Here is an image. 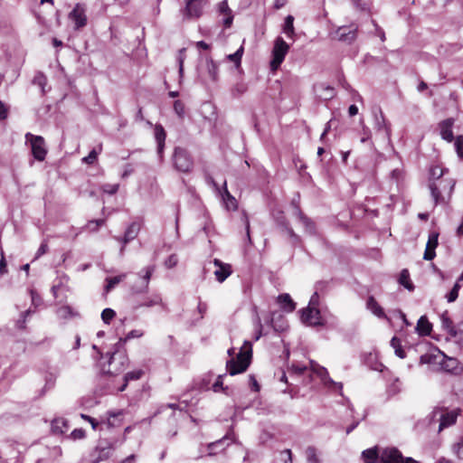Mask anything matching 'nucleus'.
<instances>
[{
  "label": "nucleus",
  "mask_w": 463,
  "mask_h": 463,
  "mask_svg": "<svg viewBox=\"0 0 463 463\" xmlns=\"http://www.w3.org/2000/svg\"><path fill=\"white\" fill-rule=\"evenodd\" d=\"M362 456L364 463H417L411 458H404L395 448L383 449L381 453L377 448L368 449L363 451Z\"/></svg>",
  "instance_id": "obj_1"
},
{
  "label": "nucleus",
  "mask_w": 463,
  "mask_h": 463,
  "mask_svg": "<svg viewBox=\"0 0 463 463\" xmlns=\"http://www.w3.org/2000/svg\"><path fill=\"white\" fill-rule=\"evenodd\" d=\"M228 354L232 357L226 363L227 371L231 375H235L238 373H241L247 370L250 364L252 348L251 344L249 341H245L244 345L241 348L239 354L236 358H233L234 348H231L228 350Z\"/></svg>",
  "instance_id": "obj_2"
},
{
  "label": "nucleus",
  "mask_w": 463,
  "mask_h": 463,
  "mask_svg": "<svg viewBox=\"0 0 463 463\" xmlns=\"http://www.w3.org/2000/svg\"><path fill=\"white\" fill-rule=\"evenodd\" d=\"M455 182L452 179H439L433 180L430 183L429 187L433 197L435 203L444 202V194L449 196L454 189Z\"/></svg>",
  "instance_id": "obj_3"
},
{
  "label": "nucleus",
  "mask_w": 463,
  "mask_h": 463,
  "mask_svg": "<svg viewBox=\"0 0 463 463\" xmlns=\"http://www.w3.org/2000/svg\"><path fill=\"white\" fill-rule=\"evenodd\" d=\"M128 359L123 353L114 352L107 364H103L101 371L104 374L117 375L125 370Z\"/></svg>",
  "instance_id": "obj_4"
},
{
  "label": "nucleus",
  "mask_w": 463,
  "mask_h": 463,
  "mask_svg": "<svg viewBox=\"0 0 463 463\" xmlns=\"http://www.w3.org/2000/svg\"><path fill=\"white\" fill-rule=\"evenodd\" d=\"M288 50L289 45L282 37L279 36L275 39L272 49V60L270 61L271 70L276 71L281 65Z\"/></svg>",
  "instance_id": "obj_5"
},
{
  "label": "nucleus",
  "mask_w": 463,
  "mask_h": 463,
  "mask_svg": "<svg viewBox=\"0 0 463 463\" xmlns=\"http://www.w3.org/2000/svg\"><path fill=\"white\" fill-rule=\"evenodd\" d=\"M26 142L30 143L33 157L38 161H43L47 154L45 142L43 137L31 133L25 135Z\"/></svg>",
  "instance_id": "obj_6"
},
{
  "label": "nucleus",
  "mask_w": 463,
  "mask_h": 463,
  "mask_svg": "<svg viewBox=\"0 0 463 463\" xmlns=\"http://www.w3.org/2000/svg\"><path fill=\"white\" fill-rule=\"evenodd\" d=\"M69 19L74 24V30L79 31L84 28L88 23L86 8L81 4H76L69 14Z\"/></svg>",
  "instance_id": "obj_7"
},
{
  "label": "nucleus",
  "mask_w": 463,
  "mask_h": 463,
  "mask_svg": "<svg viewBox=\"0 0 463 463\" xmlns=\"http://www.w3.org/2000/svg\"><path fill=\"white\" fill-rule=\"evenodd\" d=\"M185 7L183 14L185 19H197L203 14V8L207 0H184Z\"/></svg>",
  "instance_id": "obj_8"
},
{
  "label": "nucleus",
  "mask_w": 463,
  "mask_h": 463,
  "mask_svg": "<svg viewBox=\"0 0 463 463\" xmlns=\"http://www.w3.org/2000/svg\"><path fill=\"white\" fill-rule=\"evenodd\" d=\"M174 164L177 170L181 172H189L193 167V161L187 151L181 147H176L174 154Z\"/></svg>",
  "instance_id": "obj_9"
},
{
  "label": "nucleus",
  "mask_w": 463,
  "mask_h": 463,
  "mask_svg": "<svg viewBox=\"0 0 463 463\" xmlns=\"http://www.w3.org/2000/svg\"><path fill=\"white\" fill-rule=\"evenodd\" d=\"M301 319L309 326H324L325 322L321 317L320 310L315 307H307L302 310Z\"/></svg>",
  "instance_id": "obj_10"
},
{
  "label": "nucleus",
  "mask_w": 463,
  "mask_h": 463,
  "mask_svg": "<svg viewBox=\"0 0 463 463\" xmlns=\"http://www.w3.org/2000/svg\"><path fill=\"white\" fill-rule=\"evenodd\" d=\"M357 26H340L334 33V38L339 42L351 44L356 39Z\"/></svg>",
  "instance_id": "obj_11"
},
{
  "label": "nucleus",
  "mask_w": 463,
  "mask_h": 463,
  "mask_svg": "<svg viewBox=\"0 0 463 463\" xmlns=\"http://www.w3.org/2000/svg\"><path fill=\"white\" fill-rule=\"evenodd\" d=\"M458 413L456 411H443L437 410L433 411V419L439 421V430L448 428L456 422Z\"/></svg>",
  "instance_id": "obj_12"
},
{
  "label": "nucleus",
  "mask_w": 463,
  "mask_h": 463,
  "mask_svg": "<svg viewBox=\"0 0 463 463\" xmlns=\"http://www.w3.org/2000/svg\"><path fill=\"white\" fill-rule=\"evenodd\" d=\"M313 89L317 98L321 100H330L335 96V88L326 82L316 83Z\"/></svg>",
  "instance_id": "obj_13"
},
{
  "label": "nucleus",
  "mask_w": 463,
  "mask_h": 463,
  "mask_svg": "<svg viewBox=\"0 0 463 463\" xmlns=\"http://www.w3.org/2000/svg\"><path fill=\"white\" fill-rule=\"evenodd\" d=\"M291 205L293 206V214L298 217L299 221L304 224L306 231L308 233L313 234L315 232V224L301 212L298 203L296 199L292 200Z\"/></svg>",
  "instance_id": "obj_14"
},
{
  "label": "nucleus",
  "mask_w": 463,
  "mask_h": 463,
  "mask_svg": "<svg viewBox=\"0 0 463 463\" xmlns=\"http://www.w3.org/2000/svg\"><path fill=\"white\" fill-rule=\"evenodd\" d=\"M213 264L215 267H217V269L214 271L216 280L220 283H222L232 274V266L230 264L222 262L218 259L213 260Z\"/></svg>",
  "instance_id": "obj_15"
},
{
  "label": "nucleus",
  "mask_w": 463,
  "mask_h": 463,
  "mask_svg": "<svg viewBox=\"0 0 463 463\" xmlns=\"http://www.w3.org/2000/svg\"><path fill=\"white\" fill-rule=\"evenodd\" d=\"M439 233L436 232H432L429 235V239L426 244V249L424 251L423 259L426 260H431L435 258L436 252L435 249L437 248L439 242Z\"/></svg>",
  "instance_id": "obj_16"
},
{
  "label": "nucleus",
  "mask_w": 463,
  "mask_h": 463,
  "mask_svg": "<svg viewBox=\"0 0 463 463\" xmlns=\"http://www.w3.org/2000/svg\"><path fill=\"white\" fill-rule=\"evenodd\" d=\"M154 137L157 144V155L162 157L165 148V141L166 137V132L162 125L156 124L154 126Z\"/></svg>",
  "instance_id": "obj_17"
},
{
  "label": "nucleus",
  "mask_w": 463,
  "mask_h": 463,
  "mask_svg": "<svg viewBox=\"0 0 463 463\" xmlns=\"http://www.w3.org/2000/svg\"><path fill=\"white\" fill-rule=\"evenodd\" d=\"M154 271H155V266H148L139 273V276L143 279V285L137 288H133L132 290L134 293L140 294V293H145L147 291L149 281H150L151 276Z\"/></svg>",
  "instance_id": "obj_18"
},
{
  "label": "nucleus",
  "mask_w": 463,
  "mask_h": 463,
  "mask_svg": "<svg viewBox=\"0 0 463 463\" xmlns=\"http://www.w3.org/2000/svg\"><path fill=\"white\" fill-rule=\"evenodd\" d=\"M452 118H449L439 123L440 136L444 140L451 142L454 138L452 132L453 126Z\"/></svg>",
  "instance_id": "obj_19"
},
{
  "label": "nucleus",
  "mask_w": 463,
  "mask_h": 463,
  "mask_svg": "<svg viewBox=\"0 0 463 463\" xmlns=\"http://www.w3.org/2000/svg\"><path fill=\"white\" fill-rule=\"evenodd\" d=\"M140 230L139 223L134 222H132L126 230L124 237L122 239L123 246L128 244L129 241H133L138 234ZM124 250V247L121 248L120 252L122 253Z\"/></svg>",
  "instance_id": "obj_20"
},
{
  "label": "nucleus",
  "mask_w": 463,
  "mask_h": 463,
  "mask_svg": "<svg viewBox=\"0 0 463 463\" xmlns=\"http://www.w3.org/2000/svg\"><path fill=\"white\" fill-rule=\"evenodd\" d=\"M371 119L376 133L382 136L383 138H388L389 128L387 127L385 118H371Z\"/></svg>",
  "instance_id": "obj_21"
},
{
  "label": "nucleus",
  "mask_w": 463,
  "mask_h": 463,
  "mask_svg": "<svg viewBox=\"0 0 463 463\" xmlns=\"http://www.w3.org/2000/svg\"><path fill=\"white\" fill-rule=\"evenodd\" d=\"M276 222L278 225L282 229V231L286 232L287 234L292 239L293 242L299 241V237L294 232L292 228L289 227L288 222L281 213H279V214L276 217Z\"/></svg>",
  "instance_id": "obj_22"
},
{
  "label": "nucleus",
  "mask_w": 463,
  "mask_h": 463,
  "mask_svg": "<svg viewBox=\"0 0 463 463\" xmlns=\"http://www.w3.org/2000/svg\"><path fill=\"white\" fill-rule=\"evenodd\" d=\"M440 320L441 326L444 330H446L453 337L458 336V330L456 329L452 320L447 316V312L441 315Z\"/></svg>",
  "instance_id": "obj_23"
},
{
  "label": "nucleus",
  "mask_w": 463,
  "mask_h": 463,
  "mask_svg": "<svg viewBox=\"0 0 463 463\" xmlns=\"http://www.w3.org/2000/svg\"><path fill=\"white\" fill-rule=\"evenodd\" d=\"M432 325L429 322L425 316L420 317L418 320L416 330L420 335H429L431 332Z\"/></svg>",
  "instance_id": "obj_24"
},
{
  "label": "nucleus",
  "mask_w": 463,
  "mask_h": 463,
  "mask_svg": "<svg viewBox=\"0 0 463 463\" xmlns=\"http://www.w3.org/2000/svg\"><path fill=\"white\" fill-rule=\"evenodd\" d=\"M278 302L283 309L288 312H292L296 308V304L292 300L291 297L285 293L278 297Z\"/></svg>",
  "instance_id": "obj_25"
},
{
  "label": "nucleus",
  "mask_w": 463,
  "mask_h": 463,
  "mask_svg": "<svg viewBox=\"0 0 463 463\" xmlns=\"http://www.w3.org/2000/svg\"><path fill=\"white\" fill-rule=\"evenodd\" d=\"M294 17L291 14L286 16L283 24V33L290 39L295 38Z\"/></svg>",
  "instance_id": "obj_26"
},
{
  "label": "nucleus",
  "mask_w": 463,
  "mask_h": 463,
  "mask_svg": "<svg viewBox=\"0 0 463 463\" xmlns=\"http://www.w3.org/2000/svg\"><path fill=\"white\" fill-rule=\"evenodd\" d=\"M68 430V422L62 418L55 419L52 422V430L55 434H63Z\"/></svg>",
  "instance_id": "obj_27"
},
{
  "label": "nucleus",
  "mask_w": 463,
  "mask_h": 463,
  "mask_svg": "<svg viewBox=\"0 0 463 463\" xmlns=\"http://www.w3.org/2000/svg\"><path fill=\"white\" fill-rule=\"evenodd\" d=\"M223 202L226 204L227 209H235L236 208V200L235 198L229 193L227 189L226 181L223 183V192L220 193Z\"/></svg>",
  "instance_id": "obj_28"
},
{
  "label": "nucleus",
  "mask_w": 463,
  "mask_h": 463,
  "mask_svg": "<svg viewBox=\"0 0 463 463\" xmlns=\"http://www.w3.org/2000/svg\"><path fill=\"white\" fill-rule=\"evenodd\" d=\"M162 304V298L160 295L154 294L150 298H146L144 302L138 303L137 306H135V308L137 309L139 307H151L156 305Z\"/></svg>",
  "instance_id": "obj_29"
},
{
  "label": "nucleus",
  "mask_w": 463,
  "mask_h": 463,
  "mask_svg": "<svg viewBox=\"0 0 463 463\" xmlns=\"http://www.w3.org/2000/svg\"><path fill=\"white\" fill-rule=\"evenodd\" d=\"M206 66L208 75L213 81L218 80V65L213 61L212 58L206 59Z\"/></svg>",
  "instance_id": "obj_30"
},
{
  "label": "nucleus",
  "mask_w": 463,
  "mask_h": 463,
  "mask_svg": "<svg viewBox=\"0 0 463 463\" xmlns=\"http://www.w3.org/2000/svg\"><path fill=\"white\" fill-rule=\"evenodd\" d=\"M367 308L370 309L377 317L383 316V310L379 306L373 297H369L366 303Z\"/></svg>",
  "instance_id": "obj_31"
},
{
  "label": "nucleus",
  "mask_w": 463,
  "mask_h": 463,
  "mask_svg": "<svg viewBox=\"0 0 463 463\" xmlns=\"http://www.w3.org/2000/svg\"><path fill=\"white\" fill-rule=\"evenodd\" d=\"M143 374V372L141 370H137V371H133V372H129L128 373H126V375L124 376V384L118 389L119 392H123L127 385H128V383L129 381H135V380H138Z\"/></svg>",
  "instance_id": "obj_32"
},
{
  "label": "nucleus",
  "mask_w": 463,
  "mask_h": 463,
  "mask_svg": "<svg viewBox=\"0 0 463 463\" xmlns=\"http://www.w3.org/2000/svg\"><path fill=\"white\" fill-rule=\"evenodd\" d=\"M127 277L126 274H121V275H118V276H116V277H112V278H107L106 279V286H105V290L107 292H109L110 290H112L118 283H120L125 278Z\"/></svg>",
  "instance_id": "obj_33"
},
{
  "label": "nucleus",
  "mask_w": 463,
  "mask_h": 463,
  "mask_svg": "<svg viewBox=\"0 0 463 463\" xmlns=\"http://www.w3.org/2000/svg\"><path fill=\"white\" fill-rule=\"evenodd\" d=\"M399 282L401 285H402L404 288L409 289L410 291H412L414 289L413 284L410 280V274L407 269H402L400 278Z\"/></svg>",
  "instance_id": "obj_34"
},
{
  "label": "nucleus",
  "mask_w": 463,
  "mask_h": 463,
  "mask_svg": "<svg viewBox=\"0 0 463 463\" xmlns=\"http://www.w3.org/2000/svg\"><path fill=\"white\" fill-rule=\"evenodd\" d=\"M391 345L394 349L395 354L398 357H400L402 359L405 358L406 354H405L404 350L402 348L401 340L398 337L393 336L392 338Z\"/></svg>",
  "instance_id": "obj_35"
},
{
  "label": "nucleus",
  "mask_w": 463,
  "mask_h": 463,
  "mask_svg": "<svg viewBox=\"0 0 463 463\" xmlns=\"http://www.w3.org/2000/svg\"><path fill=\"white\" fill-rule=\"evenodd\" d=\"M243 47L241 46L234 53L229 54L227 56V59L232 62L235 63L236 67L238 68L241 65V57L243 54Z\"/></svg>",
  "instance_id": "obj_36"
},
{
  "label": "nucleus",
  "mask_w": 463,
  "mask_h": 463,
  "mask_svg": "<svg viewBox=\"0 0 463 463\" xmlns=\"http://www.w3.org/2000/svg\"><path fill=\"white\" fill-rule=\"evenodd\" d=\"M306 457L307 463H319L315 447L309 446L306 449Z\"/></svg>",
  "instance_id": "obj_37"
},
{
  "label": "nucleus",
  "mask_w": 463,
  "mask_h": 463,
  "mask_svg": "<svg viewBox=\"0 0 463 463\" xmlns=\"http://www.w3.org/2000/svg\"><path fill=\"white\" fill-rule=\"evenodd\" d=\"M56 315L59 318L67 319L73 316V312L69 306H62L57 309Z\"/></svg>",
  "instance_id": "obj_38"
},
{
  "label": "nucleus",
  "mask_w": 463,
  "mask_h": 463,
  "mask_svg": "<svg viewBox=\"0 0 463 463\" xmlns=\"http://www.w3.org/2000/svg\"><path fill=\"white\" fill-rule=\"evenodd\" d=\"M247 90V86L243 82L236 83L232 89V95L234 98H237L242 95Z\"/></svg>",
  "instance_id": "obj_39"
},
{
  "label": "nucleus",
  "mask_w": 463,
  "mask_h": 463,
  "mask_svg": "<svg viewBox=\"0 0 463 463\" xmlns=\"http://www.w3.org/2000/svg\"><path fill=\"white\" fill-rule=\"evenodd\" d=\"M364 363L373 370H379V366L382 365L376 362V355L372 353L365 357Z\"/></svg>",
  "instance_id": "obj_40"
},
{
  "label": "nucleus",
  "mask_w": 463,
  "mask_h": 463,
  "mask_svg": "<svg viewBox=\"0 0 463 463\" xmlns=\"http://www.w3.org/2000/svg\"><path fill=\"white\" fill-rule=\"evenodd\" d=\"M228 439H230V434H226L223 438L208 444V449L210 450V455L214 454L215 453L214 451L217 449V448L219 446L222 445L224 443V441Z\"/></svg>",
  "instance_id": "obj_41"
},
{
  "label": "nucleus",
  "mask_w": 463,
  "mask_h": 463,
  "mask_svg": "<svg viewBox=\"0 0 463 463\" xmlns=\"http://www.w3.org/2000/svg\"><path fill=\"white\" fill-rule=\"evenodd\" d=\"M115 316L116 312L111 308H105L101 313V318L105 324H109Z\"/></svg>",
  "instance_id": "obj_42"
},
{
  "label": "nucleus",
  "mask_w": 463,
  "mask_h": 463,
  "mask_svg": "<svg viewBox=\"0 0 463 463\" xmlns=\"http://www.w3.org/2000/svg\"><path fill=\"white\" fill-rule=\"evenodd\" d=\"M118 184H102L101 189L106 194H114L118 192Z\"/></svg>",
  "instance_id": "obj_43"
},
{
  "label": "nucleus",
  "mask_w": 463,
  "mask_h": 463,
  "mask_svg": "<svg viewBox=\"0 0 463 463\" xmlns=\"http://www.w3.org/2000/svg\"><path fill=\"white\" fill-rule=\"evenodd\" d=\"M453 453L460 459H463V439L452 446Z\"/></svg>",
  "instance_id": "obj_44"
},
{
  "label": "nucleus",
  "mask_w": 463,
  "mask_h": 463,
  "mask_svg": "<svg viewBox=\"0 0 463 463\" xmlns=\"http://www.w3.org/2000/svg\"><path fill=\"white\" fill-rule=\"evenodd\" d=\"M402 383L399 379H395L394 382L389 386L388 392L392 395H395L401 392Z\"/></svg>",
  "instance_id": "obj_45"
},
{
  "label": "nucleus",
  "mask_w": 463,
  "mask_h": 463,
  "mask_svg": "<svg viewBox=\"0 0 463 463\" xmlns=\"http://www.w3.org/2000/svg\"><path fill=\"white\" fill-rule=\"evenodd\" d=\"M455 147L459 158H463V136H458L455 141Z\"/></svg>",
  "instance_id": "obj_46"
},
{
  "label": "nucleus",
  "mask_w": 463,
  "mask_h": 463,
  "mask_svg": "<svg viewBox=\"0 0 463 463\" xmlns=\"http://www.w3.org/2000/svg\"><path fill=\"white\" fill-rule=\"evenodd\" d=\"M218 11L220 14H223L225 15H228L229 14H232V10L230 9L228 5V1L223 0L218 5Z\"/></svg>",
  "instance_id": "obj_47"
},
{
  "label": "nucleus",
  "mask_w": 463,
  "mask_h": 463,
  "mask_svg": "<svg viewBox=\"0 0 463 463\" xmlns=\"http://www.w3.org/2000/svg\"><path fill=\"white\" fill-rule=\"evenodd\" d=\"M56 376L52 373H48L45 377V390L52 389L55 384Z\"/></svg>",
  "instance_id": "obj_48"
},
{
  "label": "nucleus",
  "mask_w": 463,
  "mask_h": 463,
  "mask_svg": "<svg viewBox=\"0 0 463 463\" xmlns=\"http://www.w3.org/2000/svg\"><path fill=\"white\" fill-rule=\"evenodd\" d=\"M110 456V447L99 449V457L96 462L107 459Z\"/></svg>",
  "instance_id": "obj_49"
},
{
  "label": "nucleus",
  "mask_w": 463,
  "mask_h": 463,
  "mask_svg": "<svg viewBox=\"0 0 463 463\" xmlns=\"http://www.w3.org/2000/svg\"><path fill=\"white\" fill-rule=\"evenodd\" d=\"M443 173H444L443 169H441L439 166H435V167H432L430 170V176L432 178H434V180L443 179L442 178Z\"/></svg>",
  "instance_id": "obj_50"
},
{
  "label": "nucleus",
  "mask_w": 463,
  "mask_h": 463,
  "mask_svg": "<svg viewBox=\"0 0 463 463\" xmlns=\"http://www.w3.org/2000/svg\"><path fill=\"white\" fill-rule=\"evenodd\" d=\"M279 320H281V324L277 325L275 323V318L272 317L271 318V325H272L274 330H276V331H283L287 327L286 322H285L284 318L282 317V316H279Z\"/></svg>",
  "instance_id": "obj_51"
},
{
  "label": "nucleus",
  "mask_w": 463,
  "mask_h": 463,
  "mask_svg": "<svg viewBox=\"0 0 463 463\" xmlns=\"http://www.w3.org/2000/svg\"><path fill=\"white\" fill-rule=\"evenodd\" d=\"M222 377V375H219L215 383L213 384V390L215 392L225 390V388L223 387Z\"/></svg>",
  "instance_id": "obj_52"
},
{
  "label": "nucleus",
  "mask_w": 463,
  "mask_h": 463,
  "mask_svg": "<svg viewBox=\"0 0 463 463\" xmlns=\"http://www.w3.org/2000/svg\"><path fill=\"white\" fill-rule=\"evenodd\" d=\"M177 262H178L177 256L175 254H172L167 258L165 264L167 268L172 269L176 266Z\"/></svg>",
  "instance_id": "obj_53"
},
{
  "label": "nucleus",
  "mask_w": 463,
  "mask_h": 463,
  "mask_svg": "<svg viewBox=\"0 0 463 463\" xmlns=\"http://www.w3.org/2000/svg\"><path fill=\"white\" fill-rule=\"evenodd\" d=\"M290 370L292 373L301 375L307 370V366L301 364H292Z\"/></svg>",
  "instance_id": "obj_54"
},
{
  "label": "nucleus",
  "mask_w": 463,
  "mask_h": 463,
  "mask_svg": "<svg viewBox=\"0 0 463 463\" xmlns=\"http://www.w3.org/2000/svg\"><path fill=\"white\" fill-rule=\"evenodd\" d=\"M98 152L93 149L90 152V154L83 158V162L87 164H93L95 160L97 159Z\"/></svg>",
  "instance_id": "obj_55"
},
{
  "label": "nucleus",
  "mask_w": 463,
  "mask_h": 463,
  "mask_svg": "<svg viewBox=\"0 0 463 463\" xmlns=\"http://www.w3.org/2000/svg\"><path fill=\"white\" fill-rule=\"evenodd\" d=\"M71 437L73 439H80L85 437V430L82 429H75L71 433Z\"/></svg>",
  "instance_id": "obj_56"
},
{
  "label": "nucleus",
  "mask_w": 463,
  "mask_h": 463,
  "mask_svg": "<svg viewBox=\"0 0 463 463\" xmlns=\"http://www.w3.org/2000/svg\"><path fill=\"white\" fill-rule=\"evenodd\" d=\"M48 251V245L46 242H43L36 251L34 259H38Z\"/></svg>",
  "instance_id": "obj_57"
},
{
  "label": "nucleus",
  "mask_w": 463,
  "mask_h": 463,
  "mask_svg": "<svg viewBox=\"0 0 463 463\" xmlns=\"http://www.w3.org/2000/svg\"><path fill=\"white\" fill-rule=\"evenodd\" d=\"M174 109L178 116H182L184 113V104L180 100H176L174 104Z\"/></svg>",
  "instance_id": "obj_58"
},
{
  "label": "nucleus",
  "mask_w": 463,
  "mask_h": 463,
  "mask_svg": "<svg viewBox=\"0 0 463 463\" xmlns=\"http://www.w3.org/2000/svg\"><path fill=\"white\" fill-rule=\"evenodd\" d=\"M104 220L103 219H99V220H95V221H91L89 223V228L92 231H95L97 230L99 226L103 225L104 224Z\"/></svg>",
  "instance_id": "obj_59"
},
{
  "label": "nucleus",
  "mask_w": 463,
  "mask_h": 463,
  "mask_svg": "<svg viewBox=\"0 0 463 463\" xmlns=\"http://www.w3.org/2000/svg\"><path fill=\"white\" fill-rule=\"evenodd\" d=\"M7 273L6 261L4 256V252H1V260H0V274L4 275Z\"/></svg>",
  "instance_id": "obj_60"
},
{
  "label": "nucleus",
  "mask_w": 463,
  "mask_h": 463,
  "mask_svg": "<svg viewBox=\"0 0 463 463\" xmlns=\"http://www.w3.org/2000/svg\"><path fill=\"white\" fill-rule=\"evenodd\" d=\"M361 125L363 126V129H364V137H362L361 141L364 143L365 142L367 139H369L370 137V135H371V130L369 129V128L367 126L364 125V121L361 120Z\"/></svg>",
  "instance_id": "obj_61"
},
{
  "label": "nucleus",
  "mask_w": 463,
  "mask_h": 463,
  "mask_svg": "<svg viewBox=\"0 0 463 463\" xmlns=\"http://www.w3.org/2000/svg\"><path fill=\"white\" fill-rule=\"evenodd\" d=\"M281 455L284 457L283 460L285 463H292V453L290 449L283 450Z\"/></svg>",
  "instance_id": "obj_62"
},
{
  "label": "nucleus",
  "mask_w": 463,
  "mask_h": 463,
  "mask_svg": "<svg viewBox=\"0 0 463 463\" xmlns=\"http://www.w3.org/2000/svg\"><path fill=\"white\" fill-rule=\"evenodd\" d=\"M402 176V172L401 169H393L392 172H391V177L392 179L395 180L396 182H398Z\"/></svg>",
  "instance_id": "obj_63"
},
{
  "label": "nucleus",
  "mask_w": 463,
  "mask_h": 463,
  "mask_svg": "<svg viewBox=\"0 0 463 463\" xmlns=\"http://www.w3.org/2000/svg\"><path fill=\"white\" fill-rule=\"evenodd\" d=\"M318 301H319V297H318V293L317 291H316L311 298H310V301H309V305L308 307H317L318 306Z\"/></svg>",
  "instance_id": "obj_64"
}]
</instances>
